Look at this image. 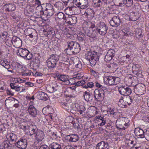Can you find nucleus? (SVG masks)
<instances>
[{
    "label": "nucleus",
    "mask_w": 149,
    "mask_h": 149,
    "mask_svg": "<svg viewBox=\"0 0 149 149\" xmlns=\"http://www.w3.org/2000/svg\"><path fill=\"white\" fill-rule=\"evenodd\" d=\"M68 48L65 49L67 54L75 55L79 53L81 50L80 45L76 42L70 40L67 43Z\"/></svg>",
    "instance_id": "1"
},
{
    "label": "nucleus",
    "mask_w": 149,
    "mask_h": 149,
    "mask_svg": "<svg viewBox=\"0 0 149 149\" xmlns=\"http://www.w3.org/2000/svg\"><path fill=\"white\" fill-rule=\"evenodd\" d=\"M99 54H97L94 51H88L85 55L86 59L89 61L91 65L93 66L95 65L99 61Z\"/></svg>",
    "instance_id": "2"
},
{
    "label": "nucleus",
    "mask_w": 149,
    "mask_h": 149,
    "mask_svg": "<svg viewBox=\"0 0 149 149\" xmlns=\"http://www.w3.org/2000/svg\"><path fill=\"white\" fill-rule=\"evenodd\" d=\"M105 83L109 86L116 85L120 81V79L118 77L111 76H106L104 78Z\"/></svg>",
    "instance_id": "3"
},
{
    "label": "nucleus",
    "mask_w": 149,
    "mask_h": 149,
    "mask_svg": "<svg viewBox=\"0 0 149 149\" xmlns=\"http://www.w3.org/2000/svg\"><path fill=\"white\" fill-rule=\"evenodd\" d=\"M17 53L18 55H19L25 59L31 60L33 57L32 54L25 48H20L17 50Z\"/></svg>",
    "instance_id": "4"
},
{
    "label": "nucleus",
    "mask_w": 149,
    "mask_h": 149,
    "mask_svg": "<svg viewBox=\"0 0 149 149\" xmlns=\"http://www.w3.org/2000/svg\"><path fill=\"white\" fill-rule=\"evenodd\" d=\"M58 56L56 54L51 55L47 60V65L49 68H52L55 67L56 63L58 61Z\"/></svg>",
    "instance_id": "5"
},
{
    "label": "nucleus",
    "mask_w": 149,
    "mask_h": 149,
    "mask_svg": "<svg viewBox=\"0 0 149 149\" xmlns=\"http://www.w3.org/2000/svg\"><path fill=\"white\" fill-rule=\"evenodd\" d=\"M127 118H124L122 119L117 120L116 122V126L119 129L122 130H125L127 128L129 125V122H126L127 120Z\"/></svg>",
    "instance_id": "6"
},
{
    "label": "nucleus",
    "mask_w": 149,
    "mask_h": 149,
    "mask_svg": "<svg viewBox=\"0 0 149 149\" xmlns=\"http://www.w3.org/2000/svg\"><path fill=\"white\" fill-rule=\"evenodd\" d=\"M62 107L68 111H70L73 113L76 111L77 109L75 104H72L71 102H61Z\"/></svg>",
    "instance_id": "7"
},
{
    "label": "nucleus",
    "mask_w": 149,
    "mask_h": 149,
    "mask_svg": "<svg viewBox=\"0 0 149 149\" xmlns=\"http://www.w3.org/2000/svg\"><path fill=\"white\" fill-rule=\"evenodd\" d=\"M97 29L100 34L104 36L107 33L108 28L104 22H101L99 26L97 28Z\"/></svg>",
    "instance_id": "8"
},
{
    "label": "nucleus",
    "mask_w": 149,
    "mask_h": 149,
    "mask_svg": "<svg viewBox=\"0 0 149 149\" xmlns=\"http://www.w3.org/2000/svg\"><path fill=\"white\" fill-rule=\"evenodd\" d=\"M118 90L120 94L125 96L129 95L132 93L131 89L125 86L118 88Z\"/></svg>",
    "instance_id": "9"
},
{
    "label": "nucleus",
    "mask_w": 149,
    "mask_h": 149,
    "mask_svg": "<svg viewBox=\"0 0 149 149\" xmlns=\"http://www.w3.org/2000/svg\"><path fill=\"white\" fill-rule=\"evenodd\" d=\"M75 4L81 9L86 8L89 6L88 0H77Z\"/></svg>",
    "instance_id": "10"
},
{
    "label": "nucleus",
    "mask_w": 149,
    "mask_h": 149,
    "mask_svg": "<svg viewBox=\"0 0 149 149\" xmlns=\"http://www.w3.org/2000/svg\"><path fill=\"white\" fill-rule=\"evenodd\" d=\"M104 93L102 90L95 89L94 92L95 99L97 101L102 100L104 97Z\"/></svg>",
    "instance_id": "11"
},
{
    "label": "nucleus",
    "mask_w": 149,
    "mask_h": 149,
    "mask_svg": "<svg viewBox=\"0 0 149 149\" xmlns=\"http://www.w3.org/2000/svg\"><path fill=\"white\" fill-rule=\"evenodd\" d=\"M120 22V19L118 16H114L110 21L111 25L114 27H116L119 26Z\"/></svg>",
    "instance_id": "12"
},
{
    "label": "nucleus",
    "mask_w": 149,
    "mask_h": 149,
    "mask_svg": "<svg viewBox=\"0 0 149 149\" xmlns=\"http://www.w3.org/2000/svg\"><path fill=\"white\" fill-rule=\"evenodd\" d=\"M27 141L26 139H21L18 141L15 145L19 148L22 149L26 148L27 146Z\"/></svg>",
    "instance_id": "13"
},
{
    "label": "nucleus",
    "mask_w": 149,
    "mask_h": 149,
    "mask_svg": "<svg viewBox=\"0 0 149 149\" xmlns=\"http://www.w3.org/2000/svg\"><path fill=\"white\" fill-rule=\"evenodd\" d=\"M28 129L29 130V134L31 136L34 134H36L38 130L36 125H30L27 126Z\"/></svg>",
    "instance_id": "14"
},
{
    "label": "nucleus",
    "mask_w": 149,
    "mask_h": 149,
    "mask_svg": "<svg viewBox=\"0 0 149 149\" xmlns=\"http://www.w3.org/2000/svg\"><path fill=\"white\" fill-rule=\"evenodd\" d=\"M96 148V149H109V147L107 142L101 141L97 144Z\"/></svg>",
    "instance_id": "15"
},
{
    "label": "nucleus",
    "mask_w": 149,
    "mask_h": 149,
    "mask_svg": "<svg viewBox=\"0 0 149 149\" xmlns=\"http://www.w3.org/2000/svg\"><path fill=\"white\" fill-rule=\"evenodd\" d=\"M57 77L58 79L64 83V84L66 85H69L70 84V82L69 79V77L68 76L64 75H58Z\"/></svg>",
    "instance_id": "16"
},
{
    "label": "nucleus",
    "mask_w": 149,
    "mask_h": 149,
    "mask_svg": "<svg viewBox=\"0 0 149 149\" xmlns=\"http://www.w3.org/2000/svg\"><path fill=\"white\" fill-rule=\"evenodd\" d=\"M35 137L37 141H41L44 139L45 135L42 131L39 130L36 134Z\"/></svg>",
    "instance_id": "17"
},
{
    "label": "nucleus",
    "mask_w": 149,
    "mask_h": 149,
    "mask_svg": "<svg viewBox=\"0 0 149 149\" xmlns=\"http://www.w3.org/2000/svg\"><path fill=\"white\" fill-rule=\"evenodd\" d=\"M135 134L137 136H139V138H145V132L141 129L137 127L134 130Z\"/></svg>",
    "instance_id": "18"
},
{
    "label": "nucleus",
    "mask_w": 149,
    "mask_h": 149,
    "mask_svg": "<svg viewBox=\"0 0 149 149\" xmlns=\"http://www.w3.org/2000/svg\"><path fill=\"white\" fill-rule=\"evenodd\" d=\"M45 11L47 16H52L54 14V10L53 6L49 3L46 4Z\"/></svg>",
    "instance_id": "19"
},
{
    "label": "nucleus",
    "mask_w": 149,
    "mask_h": 149,
    "mask_svg": "<svg viewBox=\"0 0 149 149\" xmlns=\"http://www.w3.org/2000/svg\"><path fill=\"white\" fill-rule=\"evenodd\" d=\"M136 79V76H133L131 74H127L124 79V81L126 84L130 85L132 83V80Z\"/></svg>",
    "instance_id": "20"
},
{
    "label": "nucleus",
    "mask_w": 149,
    "mask_h": 149,
    "mask_svg": "<svg viewBox=\"0 0 149 149\" xmlns=\"http://www.w3.org/2000/svg\"><path fill=\"white\" fill-rule=\"evenodd\" d=\"M65 22L70 25L75 24L77 22V18L75 16H68L65 18Z\"/></svg>",
    "instance_id": "21"
},
{
    "label": "nucleus",
    "mask_w": 149,
    "mask_h": 149,
    "mask_svg": "<svg viewBox=\"0 0 149 149\" xmlns=\"http://www.w3.org/2000/svg\"><path fill=\"white\" fill-rule=\"evenodd\" d=\"M27 111L30 115L33 117H36L38 114L37 110L32 105H30L28 107Z\"/></svg>",
    "instance_id": "22"
},
{
    "label": "nucleus",
    "mask_w": 149,
    "mask_h": 149,
    "mask_svg": "<svg viewBox=\"0 0 149 149\" xmlns=\"http://www.w3.org/2000/svg\"><path fill=\"white\" fill-rule=\"evenodd\" d=\"M70 142H76L79 139V137L76 134H71L67 135L66 137Z\"/></svg>",
    "instance_id": "23"
},
{
    "label": "nucleus",
    "mask_w": 149,
    "mask_h": 149,
    "mask_svg": "<svg viewBox=\"0 0 149 149\" xmlns=\"http://www.w3.org/2000/svg\"><path fill=\"white\" fill-rule=\"evenodd\" d=\"M133 73L135 74H140L142 72L140 66L138 64L134 65L132 66Z\"/></svg>",
    "instance_id": "24"
},
{
    "label": "nucleus",
    "mask_w": 149,
    "mask_h": 149,
    "mask_svg": "<svg viewBox=\"0 0 149 149\" xmlns=\"http://www.w3.org/2000/svg\"><path fill=\"white\" fill-rule=\"evenodd\" d=\"M26 36H29L31 38H32L36 34V31L33 29L28 28L25 32Z\"/></svg>",
    "instance_id": "25"
},
{
    "label": "nucleus",
    "mask_w": 149,
    "mask_h": 149,
    "mask_svg": "<svg viewBox=\"0 0 149 149\" xmlns=\"http://www.w3.org/2000/svg\"><path fill=\"white\" fill-rule=\"evenodd\" d=\"M134 91L137 92L139 95H141L143 93V91L144 90V88L142 86L141 84H138L134 87Z\"/></svg>",
    "instance_id": "26"
},
{
    "label": "nucleus",
    "mask_w": 149,
    "mask_h": 149,
    "mask_svg": "<svg viewBox=\"0 0 149 149\" xmlns=\"http://www.w3.org/2000/svg\"><path fill=\"white\" fill-rule=\"evenodd\" d=\"M38 97L39 99L44 100H46L48 98V96L47 94L42 91L39 92L38 93Z\"/></svg>",
    "instance_id": "27"
},
{
    "label": "nucleus",
    "mask_w": 149,
    "mask_h": 149,
    "mask_svg": "<svg viewBox=\"0 0 149 149\" xmlns=\"http://www.w3.org/2000/svg\"><path fill=\"white\" fill-rule=\"evenodd\" d=\"M115 66H116L115 64H106L104 65V69L107 72H111L112 71L116 69L114 68V67Z\"/></svg>",
    "instance_id": "28"
},
{
    "label": "nucleus",
    "mask_w": 149,
    "mask_h": 149,
    "mask_svg": "<svg viewBox=\"0 0 149 149\" xmlns=\"http://www.w3.org/2000/svg\"><path fill=\"white\" fill-rule=\"evenodd\" d=\"M107 0H93V2L95 6L97 7H100L102 5V2L104 1L107 3Z\"/></svg>",
    "instance_id": "29"
},
{
    "label": "nucleus",
    "mask_w": 149,
    "mask_h": 149,
    "mask_svg": "<svg viewBox=\"0 0 149 149\" xmlns=\"http://www.w3.org/2000/svg\"><path fill=\"white\" fill-rule=\"evenodd\" d=\"M93 10L91 8H87L85 11L84 15L87 17L91 18L94 16Z\"/></svg>",
    "instance_id": "30"
},
{
    "label": "nucleus",
    "mask_w": 149,
    "mask_h": 149,
    "mask_svg": "<svg viewBox=\"0 0 149 149\" xmlns=\"http://www.w3.org/2000/svg\"><path fill=\"white\" fill-rule=\"evenodd\" d=\"M45 31L47 33L48 37H53L55 33V31L51 27L45 30Z\"/></svg>",
    "instance_id": "31"
},
{
    "label": "nucleus",
    "mask_w": 149,
    "mask_h": 149,
    "mask_svg": "<svg viewBox=\"0 0 149 149\" xmlns=\"http://www.w3.org/2000/svg\"><path fill=\"white\" fill-rule=\"evenodd\" d=\"M24 69L25 70L22 68L21 72H19V73H21L22 75L23 76L30 75L32 73L31 71L26 68Z\"/></svg>",
    "instance_id": "32"
},
{
    "label": "nucleus",
    "mask_w": 149,
    "mask_h": 149,
    "mask_svg": "<svg viewBox=\"0 0 149 149\" xmlns=\"http://www.w3.org/2000/svg\"><path fill=\"white\" fill-rule=\"evenodd\" d=\"M61 56V61L62 62V63L65 65H68L69 62L68 56L66 54H62Z\"/></svg>",
    "instance_id": "33"
},
{
    "label": "nucleus",
    "mask_w": 149,
    "mask_h": 149,
    "mask_svg": "<svg viewBox=\"0 0 149 149\" xmlns=\"http://www.w3.org/2000/svg\"><path fill=\"white\" fill-rule=\"evenodd\" d=\"M125 96L126 97H122V98H123L126 103L129 105L133 102V99L132 98V97L129 96V95Z\"/></svg>",
    "instance_id": "34"
},
{
    "label": "nucleus",
    "mask_w": 149,
    "mask_h": 149,
    "mask_svg": "<svg viewBox=\"0 0 149 149\" xmlns=\"http://www.w3.org/2000/svg\"><path fill=\"white\" fill-rule=\"evenodd\" d=\"M61 146L59 143L56 142H53L50 144V149H61Z\"/></svg>",
    "instance_id": "35"
},
{
    "label": "nucleus",
    "mask_w": 149,
    "mask_h": 149,
    "mask_svg": "<svg viewBox=\"0 0 149 149\" xmlns=\"http://www.w3.org/2000/svg\"><path fill=\"white\" fill-rule=\"evenodd\" d=\"M74 118L73 117L69 116L67 117L65 120V124L66 125H69L71 124H74Z\"/></svg>",
    "instance_id": "36"
},
{
    "label": "nucleus",
    "mask_w": 149,
    "mask_h": 149,
    "mask_svg": "<svg viewBox=\"0 0 149 149\" xmlns=\"http://www.w3.org/2000/svg\"><path fill=\"white\" fill-rule=\"evenodd\" d=\"M0 62L1 64L6 69L8 70L10 68L9 63L6 59L1 60Z\"/></svg>",
    "instance_id": "37"
},
{
    "label": "nucleus",
    "mask_w": 149,
    "mask_h": 149,
    "mask_svg": "<svg viewBox=\"0 0 149 149\" xmlns=\"http://www.w3.org/2000/svg\"><path fill=\"white\" fill-rule=\"evenodd\" d=\"M7 8L6 10L8 12L14 11L16 9L15 5L14 4L9 3L6 5Z\"/></svg>",
    "instance_id": "38"
},
{
    "label": "nucleus",
    "mask_w": 149,
    "mask_h": 149,
    "mask_svg": "<svg viewBox=\"0 0 149 149\" xmlns=\"http://www.w3.org/2000/svg\"><path fill=\"white\" fill-rule=\"evenodd\" d=\"M8 100H11L12 101L14 102L15 103L13 105V107H14L17 108L19 107V104H18L19 102L15 98L12 97H9L8 98V99H6L5 100V102L7 101Z\"/></svg>",
    "instance_id": "39"
},
{
    "label": "nucleus",
    "mask_w": 149,
    "mask_h": 149,
    "mask_svg": "<svg viewBox=\"0 0 149 149\" xmlns=\"http://www.w3.org/2000/svg\"><path fill=\"white\" fill-rule=\"evenodd\" d=\"M54 6L58 10H63L64 6L63 3L60 1L56 2L54 4Z\"/></svg>",
    "instance_id": "40"
},
{
    "label": "nucleus",
    "mask_w": 149,
    "mask_h": 149,
    "mask_svg": "<svg viewBox=\"0 0 149 149\" xmlns=\"http://www.w3.org/2000/svg\"><path fill=\"white\" fill-rule=\"evenodd\" d=\"M91 96L88 92L86 91L84 92L83 97L86 101H88L90 100V99L91 100L92 99L91 98Z\"/></svg>",
    "instance_id": "41"
},
{
    "label": "nucleus",
    "mask_w": 149,
    "mask_h": 149,
    "mask_svg": "<svg viewBox=\"0 0 149 149\" xmlns=\"http://www.w3.org/2000/svg\"><path fill=\"white\" fill-rule=\"evenodd\" d=\"M123 3L127 6H131L133 4V0H122Z\"/></svg>",
    "instance_id": "42"
},
{
    "label": "nucleus",
    "mask_w": 149,
    "mask_h": 149,
    "mask_svg": "<svg viewBox=\"0 0 149 149\" xmlns=\"http://www.w3.org/2000/svg\"><path fill=\"white\" fill-rule=\"evenodd\" d=\"M57 18L58 19L63 20L65 21V18H66L65 15L62 12H59L57 14Z\"/></svg>",
    "instance_id": "43"
},
{
    "label": "nucleus",
    "mask_w": 149,
    "mask_h": 149,
    "mask_svg": "<svg viewBox=\"0 0 149 149\" xmlns=\"http://www.w3.org/2000/svg\"><path fill=\"white\" fill-rule=\"evenodd\" d=\"M15 43H13V46L16 48H19L22 45V40L20 39H18Z\"/></svg>",
    "instance_id": "44"
},
{
    "label": "nucleus",
    "mask_w": 149,
    "mask_h": 149,
    "mask_svg": "<svg viewBox=\"0 0 149 149\" xmlns=\"http://www.w3.org/2000/svg\"><path fill=\"white\" fill-rule=\"evenodd\" d=\"M123 99H120L118 102V106L121 108H125L126 106V103L124 102Z\"/></svg>",
    "instance_id": "45"
},
{
    "label": "nucleus",
    "mask_w": 149,
    "mask_h": 149,
    "mask_svg": "<svg viewBox=\"0 0 149 149\" xmlns=\"http://www.w3.org/2000/svg\"><path fill=\"white\" fill-rule=\"evenodd\" d=\"M59 85L57 84L56 83H53L52 85V88L53 90V92H55L59 90L61 88Z\"/></svg>",
    "instance_id": "46"
},
{
    "label": "nucleus",
    "mask_w": 149,
    "mask_h": 149,
    "mask_svg": "<svg viewBox=\"0 0 149 149\" xmlns=\"http://www.w3.org/2000/svg\"><path fill=\"white\" fill-rule=\"evenodd\" d=\"M83 76L82 73H78L73 75V78L74 79H80Z\"/></svg>",
    "instance_id": "47"
},
{
    "label": "nucleus",
    "mask_w": 149,
    "mask_h": 149,
    "mask_svg": "<svg viewBox=\"0 0 149 149\" xmlns=\"http://www.w3.org/2000/svg\"><path fill=\"white\" fill-rule=\"evenodd\" d=\"M94 85V82H90L86 84L84 86V88H92Z\"/></svg>",
    "instance_id": "48"
},
{
    "label": "nucleus",
    "mask_w": 149,
    "mask_h": 149,
    "mask_svg": "<svg viewBox=\"0 0 149 149\" xmlns=\"http://www.w3.org/2000/svg\"><path fill=\"white\" fill-rule=\"evenodd\" d=\"M86 109L85 107L83 105H80L79 106V109L78 110L80 114H82L83 113L85 112L84 111Z\"/></svg>",
    "instance_id": "49"
},
{
    "label": "nucleus",
    "mask_w": 149,
    "mask_h": 149,
    "mask_svg": "<svg viewBox=\"0 0 149 149\" xmlns=\"http://www.w3.org/2000/svg\"><path fill=\"white\" fill-rule=\"evenodd\" d=\"M107 54L113 58L115 55V51L113 49H110L108 50Z\"/></svg>",
    "instance_id": "50"
},
{
    "label": "nucleus",
    "mask_w": 149,
    "mask_h": 149,
    "mask_svg": "<svg viewBox=\"0 0 149 149\" xmlns=\"http://www.w3.org/2000/svg\"><path fill=\"white\" fill-rule=\"evenodd\" d=\"M35 4L38 5V6L36 7V10L42 9V6L40 1L39 0H36L35 1Z\"/></svg>",
    "instance_id": "51"
},
{
    "label": "nucleus",
    "mask_w": 149,
    "mask_h": 149,
    "mask_svg": "<svg viewBox=\"0 0 149 149\" xmlns=\"http://www.w3.org/2000/svg\"><path fill=\"white\" fill-rule=\"evenodd\" d=\"M7 136L10 138V139L12 141H14L16 138V136L13 133H11L9 134Z\"/></svg>",
    "instance_id": "52"
},
{
    "label": "nucleus",
    "mask_w": 149,
    "mask_h": 149,
    "mask_svg": "<svg viewBox=\"0 0 149 149\" xmlns=\"http://www.w3.org/2000/svg\"><path fill=\"white\" fill-rule=\"evenodd\" d=\"M112 57L107 54L105 56L104 60L106 62L110 61L113 58Z\"/></svg>",
    "instance_id": "53"
},
{
    "label": "nucleus",
    "mask_w": 149,
    "mask_h": 149,
    "mask_svg": "<svg viewBox=\"0 0 149 149\" xmlns=\"http://www.w3.org/2000/svg\"><path fill=\"white\" fill-rule=\"evenodd\" d=\"M24 123H23L19 124V128L23 130L28 129L27 126H26V125H24Z\"/></svg>",
    "instance_id": "54"
},
{
    "label": "nucleus",
    "mask_w": 149,
    "mask_h": 149,
    "mask_svg": "<svg viewBox=\"0 0 149 149\" xmlns=\"http://www.w3.org/2000/svg\"><path fill=\"white\" fill-rule=\"evenodd\" d=\"M145 138L147 140H149V128L147 129L145 132Z\"/></svg>",
    "instance_id": "55"
},
{
    "label": "nucleus",
    "mask_w": 149,
    "mask_h": 149,
    "mask_svg": "<svg viewBox=\"0 0 149 149\" xmlns=\"http://www.w3.org/2000/svg\"><path fill=\"white\" fill-rule=\"evenodd\" d=\"M74 63L75 64V67L76 68H78L79 69H81L82 68V65L81 62H80L78 61V63Z\"/></svg>",
    "instance_id": "56"
},
{
    "label": "nucleus",
    "mask_w": 149,
    "mask_h": 149,
    "mask_svg": "<svg viewBox=\"0 0 149 149\" xmlns=\"http://www.w3.org/2000/svg\"><path fill=\"white\" fill-rule=\"evenodd\" d=\"M18 39H20V38L16 37V36H13L12 39V43L13 45V43H15L18 40Z\"/></svg>",
    "instance_id": "57"
},
{
    "label": "nucleus",
    "mask_w": 149,
    "mask_h": 149,
    "mask_svg": "<svg viewBox=\"0 0 149 149\" xmlns=\"http://www.w3.org/2000/svg\"><path fill=\"white\" fill-rule=\"evenodd\" d=\"M26 86L28 87H32L34 86V84L31 82H26L25 83Z\"/></svg>",
    "instance_id": "58"
},
{
    "label": "nucleus",
    "mask_w": 149,
    "mask_h": 149,
    "mask_svg": "<svg viewBox=\"0 0 149 149\" xmlns=\"http://www.w3.org/2000/svg\"><path fill=\"white\" fill-rule=\"evenodd\" d=\"M39 149H50L49 147L46 145H41Z\"/></svg>",
    "instance_id": "59"
},
{
    "label": "nucleus",
    "mask_w": 149,
    "mask_h": 149,
    "mask_svg": "<svg viewBox=\"0 0 149 149\" xmlns=\"http://www.w3.org/2000/svg\"><path fill=\"white\" fill-rule=\"evenodd\" d=\"M136 36L137 37L138 36L140 38L143 37V34L142 33V30H139L138 31V33H136Z\"/></svg>",
    "instance_id": "60"
},
{
    "label": "nucleus",
    "mask_w": 149,
    "mask_h": 149,
    "mask_svg": "<svg viewBox=\"0 0 149 149\" xmlns=\"http://www.w3.org/2000/svg\"><path fill=\"white\" fill-rule=\"evenodd\" d=\"M118 109H115L113 112L112 113H110V115L111 116H116L118 115Z\"/></svg>",
    "instance_id": "61"
},
{
    "label": "nucleus",
    "mask_w": 149,
    "mask_h": 149,
    "mask_svg": "<svg viewBox=\"0 0 149 149\" xmlns=\"http://www.w3.org/2000/svg\"><path fill=\"white\" fill-rule=\"evenodd\" d=\"M94 85H95L96 87L101 88V86H102V85L99 83H98L97 81H94Z\"/></svg>",
    "instance_id": "62"
},
{
    "label": "nucleus",
    "mask_w": 149,
    "mask_h": 149,
    "mask_svg": "<svg viewBox=\"0 0 149 149\" xmlns=\"http://www.w3.org/2000/svg\"><path fill=\"white\" fill-rule=\"evenodd\" d=\"M6 35L4 33H2V34L0 36V38L3 40H6Z\"/></svg>",
    "instance_id": "63"
},
{
    "label": "nucleus",
    "mask_w": 149,
    "mask_h": 149,
    "mask_svg": "<svg viewBox=\"0 0 149 149\" xmlns=\"http://www.w3.org/2000/svg\"><path fill=\"white\" fill-rule=\"evenodd\" d=\"M101 123L100 124V126H103L104 125L105 123H106V120L104 118L101 120Z\"/></svg>",
    "instance_id": "64"
}]
</instances>
